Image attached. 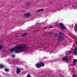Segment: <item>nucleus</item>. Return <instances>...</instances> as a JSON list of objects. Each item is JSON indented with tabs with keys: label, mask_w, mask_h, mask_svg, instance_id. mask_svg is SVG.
<instances>
[{
	"label": "nucleus",
	"mask_w": 77,
	"mask_h": 77,
	"mask_svg": "<svg viewBox=\"0 0 77 77\" xmlns=\"http://www.w3.org/2000/svg\"><path fill=\"white\" fill-rule=\"evenodd\" d=\"M27 49H29V48L27 47L26 44H23L17 45L15 47V49L11 48L10 51L11 52H14V51L17 53H23Z\"/></svg>",
	"instance_id": "f257e3e1"
},
{
	"label": "nucleus",
	"mask_w": 77,
	"mask_h": 77,
	"mask_svg": "<svg viewBox=\"0 0 77 77\" xmlns=\"http://www.w3.org/2000/svg\"><path fill=\"white\" fill-rule=\"evenodd\" d=\"M59 39H62L65 37V35L63 33H61L60 32L59 33V35L58 36Z\"/></svg>",
	"instance_id": "f03ea898"
},
{
	"label": "nucleus",
	"mask_w": 77,
	"mask_h": 77,
	"mask_svg": "<svg viewBox=\"0 0 77 77\" xmlns=\"http://www.w3.org/2000/svg\"><path fill=\"white\" fill-rule=\"evenodd\" d=\"M59 26L60 27V29L62 30H65L66 28L64 26L63 24L62 23H59Z\"/></svg>",
	"instance_id": "7ed1b4c3"
},
{
	"label": "nucleus",
	"mask_w": 77,
	"mask_h": 77,
	"mask_svg": "<svg viewBox=\"0 0 77 77\" xmlns=\"http://www.w3.org/2000/svg\"><path fill=\"white\" fill-rule=\"evenodd\" d=\"M62 60H64L66 62H69L68 57H63L62 59Z\"/></svg>",
	"instance_id": "20e7f679"
},
{
	"label": "nucleus",
	"mask_w": 77,
	"mask_h": 77,
	"mask_svg": "<svg viewBox=\"0 0 77 77\" xmlns=\"http://www.w3.org/2000/svg\"><path fill=\"white\" fill-rule=\"evenodd\" d=\"M74 55H75V56H76V55H77V47H76L74 49Z\"/></svg>",
	"instance_id": "39448f33"
},
{
	"label": "nucleus",
	"mask_w": 77,
	"mask_h": 77,
	"mask_svg": "<svg viewBox=\"0 0 77 77\" xmlns=\"http://www.w3.org/2000/svg\"><path fill=\"white\" fill-rule=\"evenodd\" d=\"M24 16L26 18H27V17H29L30 16V13H25L24 14Z\"/></svg>",
	"instance_id": "423d86ee"
},
{
	"label": "nucleus",
	"mask_w": 77,
	"mask_h": 77,
	"mask_svg": "<svg viewBox=\"0 0 77 77\" xmlns=\"http://www.w3.org/2000/svg\"><path fill=\"white\" fill-rule=\"evenodd\" d=\"M70 53H71V51H66L65 52L66 55H69L70 54Z\"/></svg>",
	"instance_id": "0eeeda50"
},
{
	"label": "nucleus",
	"mask_w": 77,
	"mask_h": 77,
	"mask_svg": "<svg viewBox=\"0 0 77 77\" xmlns=\"http://www.w3.org/2000/svg\"><path fill=\"white\" fill-rule=\"evenodd\" d=\"M20 69L19 68H17V71H16V73L17 74H20Z\"/></svg>",
	"instance_id": "6e6552de"
},
{
	"label": "nucleus",
	"mask_w": 77,
	"mask_h": 77,
	"mask_svg": "<svg viewBox=\"0 0 77 77\" xmlns=\"http://www.w3.org/2000/svg\"><path fill=\"white\" fill-rule=\"evenodd\" d=\"M35 66L38 68H41V65L39 63H38L37 64L36 66Z\"/></svg>",
	"instance_id": "1a4fd4ad"
},
{
	"label": "nucleus",
	"mask_w": 77,
	"mask_h": 77,
	"mask_svg": "<svg viewBox=\"0 0 77 77\" xmlns=\"http://www.w3.org/2000/svg\"><path fill=\"white\" fill-rule=\"evenodd\" d=\"M30 5V2H26V3H25V6H29V5Z\"/></svg>",
	"instance_id": "9d476101"
},
{
	"label": "nucleus",
	"mask_w": 77,
	"mask_h": 77,
	"mask_svg": "<svg viewBox=\"0 0 77 77\" xmlns=\"http://www.w3.org/2000/svg\"><path fill=\"white\" fill-rule=\"evenodd\" d=\"M42 11H44V9H41L39 10H38L37 11V12H42Z\"/></svg>",
	"instance_id": "9b49d317"
},
{
	"label": "nucleus",
	"mask_w": 77,
	"mask_h": 77,
	"mask_svg": "<svg viewBox=\"0 0 77 77\" xmlns=\"http://www.w3.org/2000/svg\"><path fill=\"white\" fill-rule=\"evenodd\" d=\"M74 29L75 32H77V24L75 25V27L74 28Z\"/></svg>",
	"instance_id": "f8f14e48"
},
{
	"label": "nucleus",
	"mask_w": 77,
	"mask_h": 77,
	"mask_svg": "<svg viewBox=\"0 0 77 77\" xmlns=\"http://www.w3.org/2000/svg\"><path fill=\"white\" fill-rule=\"evenodd\" d=\"M26 35H27V34H26V33H23L22 35V36L23 37H24V36H26Z\"/></svg>",
	"instance_id": "ddd939ff"
},
{
	"label": "nucleus",
	"mask_w": 77,
	"mask_h": 77,
	"mask_svg": "<svg viewBox=\"0 0 77 77\" xmlns=\"http://www.w3.org/2000/svg\"><path fill=\"white\" fill-rule=\"evenodd\" d=\"M3 49V46L1 44H0V50H2Z\"/></svg>",
	"instance_id": "4468645a"
},
{
	"label": "nucleus",
	"mask_w": 77,
	"mask_h": 77,
	"mask_svg": "<svg viewBox=\"0 0 77 77\" xmlns=\"http://www.w3.org/2000/svg\"><path fill=\"white\" fill-rule=\"evenodd\" d=\"M40 64V65L41 67V66H44V63H42Z\"/></svg>",
	"instance_id": "2eb2a0df"
},
{
	"label": "nucleus",
	"mask_w": 77,
	"mask_h": 77,
	"mask_svg": "<svg viewBox=\"0 0 77 77\" xmlns=\"http://www.w3.org/2000/svg\"><path fill=\"white\" fill-rule=\"evenodd\" d=\"M47 33V34H48V35H51V34H53V32H48Z\"/></svg>",
	"instance_id": "dca6fc26"
},
{
	"label": "nucleus",
	"mask_w": 77,
	"mask_h": 77,
	"mask_svg": "<svg viewBox=\"0 0 77 77\" xmlns=\"http://www.w3.org/2000/svg\"><path fill=\"white\" fill-rule=\"evenodd\" d=\"M11 56L13 58L14 57H15V55L14 54H12L11 55Z\"/></svg>",
	"instance_id": "f3484780"
},
{
	"label": "nucleus",
	"mask_w": 77,
	"mask_h": 77,
	"mask_svg": "<svg viewBox=\"0 0 77 77\" xmlns=\"http://www.w3.org/2000/svg\"><path fill=\"white\" fill-rule=\"evenodd\" d=\"M5 70L6 72H8L9 71V69H5Z\"/></svg>",
	"instance_id": "a211bd4d"
},
{
	"label": "nucleus",
	"mask_w": 77,
	"mask_h": 77,
	"mask_svg": "<svg viewBox=\"0 0 77 77\" xmlns=\"http://www.w3.org/2000/svg\"><path fill=\"white\" fill-rule=\"evenodd\" d=\"M73 65L74 66H76L77 64H76V63L73 62Z\"/></svg>",
	"instance_id": "6ab92c4d"
},
{
	"label": "nucleus",
	"mask_w": 77,
	"mask_h": 77,
	"mask_svg": "<svg viewBox=\"0 0 77 77\" xmlns=\"http://www.w3.org/2000/svg\"><path fill=\"white\" fill-rule=\"evenodd\" d=\"M73 62H75V63H76V62H77V60L74 59L73 60Z\"/></svg>",
	"instance_id": "aec40b11"
},
{
	"label": "nucleus",
	"mask_w": 77,
	"mask_h": 77,
	"mask_svg": "<svg viewBox=\"0 0 77 77\" xmlns=\"http://www.w3.org/2000/svg\"><path fill=\"white\" fill-rule=\"evenodd\" d=\"M74 27V25L73 24L72 25H71L70 26V27H71V28H72Z\"/></svg>",
	"instance_id": "412c9836"
},
{
	"label": "nucleus",
	"mask_w": 77,
	"mask_h": 77,
	"mask_svg": "<svg viewBox=\"0 0 77 77\" xmlns=\"http://www.w3.org/2000/svg\"><path fill=\"white\" fill-rule=\"evenodd\" d=\"M3 67V65H0V68H2Z\"/></svg>",
	"instance_id": "4be33fe9"
},
{
	"label": "nucleus",
	"mask_w": 77,
	"mask_h": 77,
	"mask_svg": "<svg viewBox=\"0 0 77 77\" xmlns=\"http://www.w3.org/2000/svg\"><path fill=\"white\" fill-rule=\"evenodd\" d=\"M61 40H62L61 39H57V41H59V42H60L61 41Z\"/></svg>",
	"instance_id": "5701e85b"
},
{
	"label": "nucleus",
	"mask_w": 77,
	"mask_h": 77,
	"mask_svg": "<svg viewBox=\"0 0 77 77\" xmlns=\"http://www.w3.org/2000/svg\"><path fill=\"white\" fill-rule=\"evenodd\" d=\"M49 50H49L48 48H46V51H47V52H48V51H49Z\"/></svg>",
	"instance_id": "b1692460"
},
{
	"label": "nucleus",
	"mask_w": 77,
	"mask_h": 77,
	"mask_svg": "<svg viewBox=\"0 0 77 77\" xmlns=\"http://www.w3.org/2000/svg\"><path fill=\"white\" fill-rule=\"evenodd\" d=\"M49 28H53V26H50L49 27Z\"/></svg>",
	"instance_id": "393cba45"
},
{
	"label": "nucleus",
	"mask_w": 77,
	"mask_h": 77,
	"mask_svg": "<svg viewBox=\"0 0 77 77\" xmlns=\"http://www.w3.org/2000/svg\"><path fill=\"white\" fill-rule=\"evenodd\" d=\"M56 37H57V35H56Z\"/></svg>",
	"instance_id": "a878e982"
},
{
	"label": "nucleus",
	"mask_w": 77,
	"mask_h": 77,
	"mask_svg": "<svg viewBox=\"0 0 77 77\" xmlns=\"http://www.w3.org/2000/svg\"><path fill=\"white\" fill-rule=\"evenodd\" d=\"M26 12V11H24L23 12Z\"/></svg>",
	"instance_id": "bb28decb"
},
{
	"label": "nucleus",
	"mask_w": 77,
	"mask_h": 77,
	"mask_svg": "<svg viewBox=\"0 0 77 77\" xmlns=\"http://www.w3.org/2000/svg\"><path fill=\"white\" fill-rule=\"evenodd\" d=\"M44 48H45V47H44Z\"/></svg>",
	"instance_id": "cd10ccee"
}]
</instances>
